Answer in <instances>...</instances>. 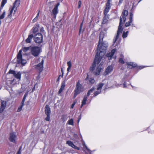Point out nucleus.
<instances>
[{
    "mask_svg": "<svg viewBox=\"0 0 154 154\" xmlns=\"http://www.w3.org/2000/svg\"><path fill=\"white\" fill-rule=\"evenodd\" d=\"M131 25L133 27H134L135 26L134 25V24L133 23H131Z\"/></svg>",
    "mask_w": 154,
    "mask_h": 154,
    "instance_id": "64",
    "label": "nucleus"
},
{
    "mask_svg": "<svg viewBox=\"0 0 154 154\" xmlns=\"http://www.w3.org/2000/svg\"><path fill=\"white\" fill-rule=\"evenodd\" d=\"M44 62V60L43 59H42L41 62L38 64L36 66V68L39 70L40 73L43 70Z\"/></svg>",
    "mask_w": 154,
    "mask_h": 154,
    "instance_id": "11",
    "label": "nucleus"
},
{
    "mask_svg": "<svg viewBox=\"0 0 154 154\" xmlns=\"http://www.w3.org/2000/svg\"><path fill=\"white\" fill-rule=\"evenodd\" d=\"M83 104V103H82V104H81V108H82V106L84 105H85V104Z\"/></svg>",
    "mask_w": 154,
    "mask_h": 154,
    "instance_id": "63",
    "label": "nucleus"
},
{
    "mask_svg": "<svg viewBox=\"0 0 154 154\" xmlns=\"http://www.w3.org/2000/svg\"><path fill=\"white\" fill-rule=\"evenodd\" d=\"M110 5L108 3H106V8L104 11V14L106 15L110 9Z\"/></svg>",
    "mask_w": 154,
    "mask_h": 154,
    "instance_id": "18",
    "label": "nucleus"
},
{
    "mask_svg": "<svg viewBox=\"0 0 154 154\" xmlns=\"http://www.w3.org/2000/svg\"><path fill=\"white\" fill-rule=\"evenodd\" d=\"M21 148V147L20 148L19 150L17 152L16 154H21V152L20 151V149Z\"/></svg>",
    "mask_w": 154,
    "mask_h": 154,
    "instance_id": "51",
    "label": "nucleus"
},
{
    "mask_svg": "<svg viewBox=\"0 0 154 154\" xmlns=\"http://www.w3.org/2000/svg\"><path fill=\"white\" fill-rule=\"evenodd\" d=\"M133 14L132 13H131L129 17V20H130L131 22L132 21H133Z\"/></svg>",
    "mask_w": 154,
    "mask_h": 154,
    "instance_id": "36",
    "label": "nucleus"
},
{
    "mask_svg": "<svg viewBox=\"0 0 154 154\" xmlns=\"http://www.w3.org/2000/svg\"><path fill=\"white\" fill-rule=\"evenodd\" d=\"M81 4H82L81 1H79V2H78V8H80V7L81 6Z\"/></svg>",
    "mask_w": 154,
    "mask_h": 154,
    "instance_id": "42",
    "label": "nucleus"
},
{
    "mask_svg": "<svg viewBox=\"0 0 154 154\" xmlns=\"http://www.w3.org/2000/svg\"><path fill=\"white\" fill-rule=\"evenodd\" d=\"M66 143L69 146H70L72 148L75 146V145L73 143V142L70 141H67L66 142Z\"/></svg>",
    "mask_w": 154,
    "mask_h": 154,
    "instance_id": "24",
    "label": "nucleus"
},
{
    "mask_svg": "<svg viewBox=\"0 0 154 154\" xmlns=\"http://www.w3.org/2000/svg\"><path fill=\"white\" fill-rule=\"evenodd\" d=\"M73 148H74L75 149H77L78 150H79L80 149V148L79 147L76 146L75 145V146H74Z\"/></svg>",
    "mask_w": 154,
    "mask_h": 154,
    "instance_id": "48",
    "label": "nucleus"
},
{
    "mask_svg": "<svg viewBox=\"0 0 154 154\" xmlns=\"http://www.w3.org/2000/svg\"><path fill=\"white\" fill-rule=\"evenodd\" d=\"M7 103L5 101L2 100L1 101V107L0 108V113L2 112L5 108L6 106Z\"/></svg>",
    "mask_w": 154,
    "mask_h": 154,
    "instance_id": "14",
    "label": "nucleus"
},
{
    "mask_svg": "<svg viewBox=\"0 0 154 154\" xmlns=\"http://www.w3.org/2000/svg\"><path fill=\"white\" fill-rule=\"evenodd\" d=\"M146 66H140V67H139V69H143L144 67H145Z\"/></svg>",
    "mask_w": 154,
    "mask_h": 154,
    "instance_id": "58",
    "label": "nucleus"
},
{
    "mask_svg": "<svg viewBox=\"0 0 154 154\" xmlns=\"http://www.w3.org/2000/svg\"><path fill=\"white\" fill-rule=\"evenodd\" d=\"M58 13V9L54 8L52 10V14L54 18H55L56 17Z\"/></svg>",
    "mask_w": 154,
    "mask_h": 154,
    "instance_id": "20",
    "label": "nucleus"
},
{
    "mask_svg": "<svg viewBox=\"0 0 154 154\" xmlns=\"http://www.w3.org/2000/svg\"><path fill=\"white\" fill-rule=\"evenodd\" d=\"M8 73L9 74H12L14 75L16 74L15 71L14 70H10Z\"/></svg>",
    "mask_w": 154,
    "mask_h": 154,
    "instance_id": "34",
    "label": "nucleus"
},
{
    "mask_svg": "<svg viewBox=\"0 0 154 154\" xmlns=\"http://www.w3.org/2000/svg\"><path fill=\"white\" fill-rule=\"evenodd\" d=\"M38 19L36 18L35 17L33 20H32V22L33 23L37 21L38 20Z\"/></svg>",
    "mask_w": 154,
    "mask_h": 154,
    "instance_id": "47",
    "label": "nucleus"
},
{
    "mask_svg": "<svg viewBox=\"0 0 154 154\" xmlns=\"http://www.w3.org/2000/svg\"><path fill=\"white\" fill-rule=\"evenodd\" d=\"M123 1V0H119V4H121L122 2Z\"/></svg>",
    "mask_w": 154,
    "mask_h": 154,
    "instance_id": "53",
    "label": "nucleus"
},
{
    "mask_svg": "<svg viewBox=\"0 0 154 154\" xmlns=\"http://www.w3.org/2000/svg\"><path fill=\"white\" fill-rule=\"evenodd\" d=\"M61 72H62V77H63V75L64 72H63V70L62 68L61 69Z\"/></svg>",
    "mask_w": 154,
    "mask_h": 154,
    "instance_id": "61",
    "label": "nucleus"
},
{
    "mask_svg": "<svg viewBox=\"0 0 154 154\" xmlns=\"http://www.w3.org/2000/svg\"><path fill=\"white\" fill-rule=\"evenodd\" d=\"M128 31H127L126 32L124 31L122 34V38H126L128 35Z\"/></svg>",
    "mask_w": 154,
    "mask_h": 154,
    "instance_id": "28",
    "label": "nucleus"
},
{
    "mask_svg": "<svg viewBox=\"0 0 154 154\" xmlns=\"http://www.w3.org/2000/svg\"><path fill=\"white\" fill-rule=\"evenodd\" d=\"M133 21H132L131 22L130 20H129V21H128L125 24V26L126 27H127L129 26L130 25H131V23H132Z\"/></svg>",
    "mask_w": 154,
    "mask_h": 154,
    "instance_id": "29",
    "label": "nucleus"
},
{
    "mask_svg": "<svg viewBox=\"0 0 154 154\" xmlns=\"http://www.w3.org/2000/svg\"><path fill=\"white\" fill-rule=\"evenodd\" d=\"M104 85V84L102 83H99L98 84L97 91L94 93L93 97H95L101 93L102 87Z\"/></svg>",
    "mask_w": 154,
    "mask_h": 154,
    "instance_id": "9",
    "label": "nucleus"
},
{
    "mask_svg": "<svg viewBox=\"0 0 154 154\" xmlns=\"http://www.w3.org/2000/svg\"><path fill=\"white\" fill-rule=\"evenodd\" d=\"M24 104H22L21 103V106L19 107V108H18L17 110V112H20L22 109V108L23 107V106H24Z\"/></svg>",
    "mask_w": 154,
    "mask_h": 154,
    "instance_id": "33",
    "label": "nucleus"
},
{
    "mask_svg": "<svg viewBox=\"0 0 154 154\" xmlns=\"http://www.w3.org/2000/svg\"><path fill=\"white\" fill-rule=\"evenodd\" d=\"M104 36V32L101 31L100 34L99 40L95 59L92 66L90 68V71L95 75H99L102 69V65L101 64L99 65L98 64L104 56L108 46L106 42H102Z\"/></svg>",
    "mask_w": 154,
    "mask_h": 154,
    "instance_id": "1",
    "label": "nucleus"
},
{
    "mask_svg": "<svg viewBox=\"0 0 154 154\" xmlns=\"http://www.w3.org/2000/svg\"><path fill=\"white\" fill-rule=\"evenodd\" d=\"M81 119V116H80L79 117V119H78V122H77V123H79V121L80 120V119Z\"/></svg>",
    "mask_w": 154,
    "mask_h": 154,
    "instance_id": "55",
    "label": "nucleus"
},
{
    "mask_svg": "<svg viewBox=\"0 0 154 154\" xmlns=\"http://www.w3.org/2000/svg\"><path fill=\"white\" fill-rule=\"evenodd\" d=\"M113 67L112 66H108L106 69L105 72V74L106 75H108L110 72H111L113 70Z\"/></svg>",
    "mask_w": 154,
    "mask_h": 154,
    "instance_id": "15",
    "label": "nucleus"
},
{
    "mask_svg": "<svg viewBox=\"0 0 154 154\" xmlns=\"http://www.w3.org/2000/svg\"><path fill=\"white\" fill-rule=\"evenodd\" d=\"M14 76L15 78L17 79H18L20 80L21 79V73L20 72H18L17 73V74H15L14 75Z\"/></svg>",
    "mask_w": 154,
    "mask_h": 154,
    "instance_id": "22",
    "label": "nucleus"
},
{
    "mask_svg": "<svg viewBox=\"0 0 154 154\" xmlns=\"http://www.w3.org/2000/svg\"><path fill=\"white\" fill-rule=\"evenodd\" d=\"M17 137L14 133L12 132L10 134V136L9 138L10 141L13 143H16V140L17 139Z\"/></svg>",
    "mask_w": 154,
    "mask_h": 154,
    "instance_id": "12",
    "label": "nucleus"
},
{
    "mask_svg": "<svg viewBox=\"0 0 154 154\" xmlns=\"http://www.w3.org/2000/svg\"><path fill=\"white\" fill-rule=\"evenodd\" d=\"M33 37V35L32 34L28 36V38L26 40V42L27 43L31 42L32 39Z\"/></svg>",
    "mask_w": 154,
    "mask_h": 154,
    "instance_id": "21",
    "label": "nucleus"
},
{
    "mask_svg": "<svg viewBox=\"0 0 154 154\" xmlns=\"http://www.w3.org/2000/svg\"><path fill=\"white\" fill-rule=\"evenodd\" d=\"M119 62L121 63L122 64H124L125 63V62L123 60V58H121L119 59Z\"/></svg>",
    "mask_w": 154,
    "mask_h": 154,
    "instance_id": "39",
    "label": "nucleus"
},
{
    "mask_svg": "<svg viewBox=\"0 0 154 154\" xmlns=\"http://www.w3.org/2000/svg\"><path fill=\"white\" fill-rule=\"evenodd\" d=\"M67 124H68L69 125H74L73 120L72 119L69 120L67 122Z\"/></svg>",
    "mask_w": 154,
    "mask_h": 154,
    "instance_id": "25",
    "label": "nucleus"
},
{
    "mask_svg": "<svg viewBox=\"0 0 154 154\" xmlns=\"http://www.w3.org/2000/svg\"><path fill=\"white\" fill-rule=\"evenodd\" d=\"M111 0H107V2L106 3H108L109 4V5H110V2Z\"/></svg>",
    "mask_w": 154,
    "mask_h": 154,
    "instance_id": "59",
    "label": "nucleus"
},
{
    "mask_svg": "<svg viewBox=\"0 0 154 154\" xmlns=\"http://www.w3.org/2000/svg\"><path fill=\"white\" fill-rule=\"evenodd\" d=\"M83 23V22H82L80 26V29L79 30V33L80 32L81 30L82 25Z\"/></svg>",
    "mask_w": 154,
    "mask_h": 154,
    "instance_id": "45",
    "label": "nucleus"
},
{
    "mask_svg": "<svg viewBox=\"0 0 154 154\" xmlns=\"http://www.w3.org/2000/svg\"><path fill=\"white\" fill-rule=\"evenodd\" d=\"M40 31L41 32H43L44 31V28L43 27L41 28V29H40Z\"/></svg>",
    "mask_w": 154,
    "mask_h": 154,
    "instance_id": "52",
    "label": "nucleus"
},
{
    "mask_svg": "<svg viewBox=\"0 0 154 154\" xmlns=\"http://www.w3.org/2000/svg\"><path fill=\"white\" fill-rule=\"evenodd\" d=\"M74 137H78V136H77V135L76 134H74Z\"/></svg>",
    "mask_w": 154,
    "mask_h": 154,
    "instance_id": "62",
    "label": "nucleus"
},
{
    "mask_svg": "<svg viewBox=\"0 0 154 154\" xmlns=\"http://www.w3.org/2000/svg\"><path fill=\"white\" fill-rule=\"evenodd\" d=\"M65 86V83L64 81L61 84V88L64 89V87Z\"/></svg>",
    "mask_w": 154,
    "mask_h": 154,
    "instance_id": "37",
    "label": "nucleus"
},
{
    "mask_svg": "<svg viewBox=\"0 0 154 154\" xmlns=\"http://www.w3.org/2000/svg\"><path fill=\"white\" fill-rule=\"evenodd\" d=\"M83 91V87L80 84L79 81H78L77 83L75 88L74 90V97H76L78 94L82 92Z\"/></svg>",
    "mask_w": 154,
    "mask_h": 154,
    "instance_id": "4",
    "label": "nucleus"
},
{
    "mask_svg": "<svg viewBox=\"0 0 154 154\" xmlns=\"http://www.w3.org/2000/svg\"><path fill=\"white\" fill-rule=\"evenodd\" d=\"M43 36L40 33H38L35 35L34 39L35 42L37 43H40L42 42Z\"/></svg>",
    "mask_w": 154,
    "mask_h": 154,
    "instance_id": "7",
    "label": "nucleus"
},
{
    "mask_svg": "<svg viewBox=\"0 0 154 154\" xmlns=\"http://www.w3.org/2000/svg\"><path fill=\"white\" fill-rule=\"evenodd\" d=\"M28 95V94L27 93H26L25 94L24 96H23V97H26H26Z\"/></svg>",
    "mask_w": 154,
    "mask_h": 154,
    "instance_id": "57",
    "label": "nucleus"
},
{
    "mask_svg": "<svg viewBox=\"0 0 154 154\" xmlns=\"http://www.w3.org/2000/svg\"><path fill=\"white\" fill-rule=\"evenodd\" d=\"M30 47H24L23 49V50L24 52H26L28 50L30 49Z\"/></svg>",
    "mask_w": 154,
    "mask_h": 154,
    "instance_id": "32",
    "label": "nucleus"
},
{
    "mask_svg": "<svg viewBox=\"0 0 154 154\" xmlns=\"http://www.w3.org/2000/svg\"><path fill=\"white\" fill-rule=\"evenodd\" d=\"M128 14V11L126 10H124L122 13V15L120 17V22L117 35L113 40L114 43L116 42L119 38V34L122 33L123 31V28H122V24L125 22L126 20L125 16H127Z\"/></svg>",
    "mask_w": 154,
    "mask_h": 154,
    "instance_id": "2",
    "label": "nucleus"
},
{
    "mask_svg": "<svg viewBox=\"0 0 154 154\" xmlns=\"http://www.w3.org/2000/svg\"><path fill=\"white\" fill-rule=\"evenodd\" d=\"M5 12L4 11L2 14L0 15V20L3 19L5 17Z\"/></svg>",
    "mask_w": 154,
    "mask_h": 154,
    "instance_id": "30",
    "label": "nucleus"
},
{
    "mask_svg": "<svg viewBox=\"0 0 154 154\" xmlns=\"http://www.w3.org/2000/svg\"><path fill=\"white\" fill-rule=\"evenodd\" d=\"M76 102H74L72 104V105H71V108L72 109L74 107V105H75V103Z\"/></svg>",
    "mask_w": 154,
    "mask_h": 154,
    "instance_id": "49",
    "label": "nucleus"
},
{
    "mask_svg": "<svg viewBox=\"0 0 154 154\" xmlns=\"http://www.w3.org/2000/svg\"><path fill=\"white\" fill-rule=\"evenodd\" d=\"M59 5L60 3H58L57 4L55 5L54 8L58 9V6Z\"/></svg>",
    "mask_w": 154,
    "mask_h": 154,
    "instance_id": "50",
    "label": "nucleus"
},
{
    "mask_svg": "<svg viewBox=\"0 0 154 154\" xmlns=\"http://www.w3.org/2000/svg\"><path fill=\"white\" fill-rule=\"evenodd\" d=\"M61 119L62 120L63 122H64L67 119V115H63L62 116Z\"/></svg>",
    "mask_w": 154,
    "mask_h": 154,
    "instance_id": "26",
    "label": "nucleus"
},
{
    "mask_svg": "<svg viewBox=\"0 0 154 154\" xmlns=\"http://www.w3.org/2000/svg\"><path fill=\"white\" fill-rule=\"evenodd\" d=\"M108 19V15L107 14L106 15L104 14V16L103 18V23H105Z\"/></svg>",
    "mask_w": 154,
    "mask_h": 154,
    "instance_id": "23",
    "label": "nucleus"
},
{
    "mask_svg": "<svg viewBox=\"0 0 154 154\" xmlns=\"http://www.w3.org/2000/svg\"><path fill=\"white\" fill-rule=\"evenodd\" d=\"M135 8H136V6H134V4H133V5L132 7V10H133V9H135Z\"/></svg>",
    "mask_w": 154,
    "mask_h": 154,
    "instance_id": "56",
    "label": "nucleus"
},
{
    "mask_svg": "<svg viewBox=\"0 0 154 154\" xmlns=\"http://www.w3.org/2000/svg\"><path fill=\"white\" fill-rule=\"evenodd\" d=\"M7 2V0H2V2L1 6L2 7Z\"/></svg>",
    "mask_w": 154,
    "mask_h": 154,
    "instance_id": "35",
    "label": "nucleus"
},
{
    "mask_svg": "<svg viewBox=\"0 0 154 154\" xmlns=\"http://www.w3.org/2000/svg\"><path fill=\"white\" fill-rule=\"evenodd\" d=\"M39 26V24H37L33 28V33H35L37 32L38 30V28Z\"/></svg>",
    "mask_w": 154,
    "mask_h": 154,
    "instance_id": "19",
    "label": "nucleus"
},
{
    "mask_svg": "<svg viewBox=\"0 0 154 154\" xmlns=\"http://www.w3.org/2000/svg\"><path fill=\"white\" fill-rule=\"evenodd\" d=\"M64 89L62 88H60V89H59V91H58V93L59 94H60L63 91Z\"/></svg>",
    "mask_w": 154,
    "mask_h": 154,
    "instance_id": "46",
    "label": "nucleus"
},
{
    "mask_svg": "<svg viewBox=\"0 0 154 154\" xmlns=\"http://www.w3.org/2000/svg\"><path fill=\"white\" fill-rule=\"evenodd\" d=\"M20 3V0H16L13 4V6L11 8L9 14L8 15V16L9 17H11L12 16V14L14 11V14L15 13L16 11L17 10V8L19 6Z\"/></svg>",
    "mask_w": 154,
    "mask_h": 154,
    "instance_id": "3",
    "label": "nucleus"
},
{
    "mask_svg": "<svg viewBox=\"0 0 154 154\" xmlns=\"http://www.w3.org/2000/svg\"><path fill=\"white\" fill-rule=\"evenodd\" d=\"M116 51V49H114L112 50L110 52L107 53L106 54V57L108 58V60H110L112 59V57L114 55V54Z\"/></svg>",
    "mask_w": 154,
    "mask_h": 154,
    "instance_id": "13",
    "label": "nucleus"
},
{
    "mask_svg": "<svg viewBox=\"0 0 154 154\" xmlns=\"http://www.w3.org/2000/svg\"><path fill=\"white\" fill-rule=\"evenodd\" d=\"M130 85V84H128L127 85V83L126 82H124L123 84V87L124 88H128V86H129Z\"/></svg>",
    "mask_w": 154,
    "mask_h": 154,
    "instance_id": "31",
    "label": "nucleus"
},
{
    "mask_svg": "<svg viewBox=\"0 0 154 154\" xmlns=\"http://www.w3.org/2000/svg\"><path fill=\"white\" fill-rule=\"evenodd\" d=\"M22 52V50L19 51L17 55V62L18 64H21L23 66L26 63V61L25 60L23 59Z\"/></svg>",
    "mask_w": 154,
    "mask_h": 154,
    "instance_id": "5",
    "label": "nucleus"
},
{
    "mask_svg": "<svg viewBox=\"0 0 154 154\" xmlns=\"http://www.w3.org/2000/svg\"><path fill=\"white\" fill-rule=\"evenodd\" d=\"M37 11H38V13L37 14V15L35 17L38 19V17H39V15L40 10H38Z\"/></svg>",
    "mask_w": 154,
    "mask_h": 154,
    "instance_id": "44",
    "label": "nucleus"
},
{
    "mask_svg": "<svg viewBox=\"0 0 154 154\" xmlns=\"http://www.w3.org/2000/svg\"><path fill=\"white\" fill-rule=\"evenodd\" d=\"M67 64L68 67H71L72 66V63L70 61H68L67 62Z\"/></svg>",
    "mask_w": 154,
    "mask_h": 154,
    "instance_id": "41",
    "label": "nucleus"
},
{
    "mask_svg": "<svg viewBox=\"0 0 154 154\" xmlns=\"http://www.w3.org/2000/svg\"><path fill=\"white\" fill-rule=\"evenodd\" d=\"M60 76H61V75H60L59 76V77H58V78H57V82H58V81H59V80H60Z\"/></svg>",
    "mask_w": 154,
    "mask_h": 154,
    "instance_id": "54",
    "label": "nucleus"
},
{
    "mask_svg": "<svg viewBox=\"0 0 154 154\" xmlns=\"http://www.w3.org/2000/svg\"><path fill=\"white\" fill-rule=\"evenodd\" d=\"M94 87H93L91 89H90L88 91L87 93V94L85 96L82 101V103H83V104H86V101L87 100V99L88 97L90 95L91 93H92L94 91Z\"/></svg>",
    "mask_w": 154,
    "mask_h": 154,
    "instance_id": "10",
    "label": "nucleus"
},
{
    "mask_svg": "<svg viewBox=\"0 0 154 154\" xmlns=\"http://www.w3.org/2000/svg\"><path fill=\"white\" fill-rule=\"evenodd\" d=\"M26 97H23V99L22 100V102H21V104L24 105V102L26 100Z\"/></svg>",
    "mask_w": 154,
    "mask_h": 154,
    "instance_id": "43",
    "label": "nucleus"
},
{
    "mask_svg": "<svg viewBox=\"0 0 154 154\" xmlns=\"http://www.w3.org/2000/svg\"><path fill=\"white\" fill-rule=\"evenodd\" d=\"M71 67H68V68L67 69V71H68V72H69L70 69Z\"/></svg>",
    "mask_w": 154,
    "mask_h": 154,
    "instance_id": "60",
    "label": "nucleus"
},
{
    "mask_svg": "<svg viewBox=\"0 0 154 154\" xmlns=\"http://www.w3.org/2000/svg\"><path fill=\"white\" fill-rule=\"evenodd\" d=\"M14 79L13 80H8V83H9V84H10L11 85H14V84H13V82H14Z\"/></svg>",
    "mask_w": 154,
    "mask_h": 154,
    "instance_id": "40",
    "label": "nucleus"
},
{
    "mask_svg": "<svg viewBox=\"0 0 154 154\" xmlns=\"http://www.w3.org/2000/svg\"><path fill=\"white\" fill-rule=\"evenodd\" d=\"M88 77V75L87 77L85 79V80L86 81H87L88 80V83L89 84L92 85L95 82L94 79L92 78H89Z\"/></svg>",
    "mask_w": 154,
    "mask_h": 154,
    "instance_id": "16",
    "label": "nucleus"
},
{
    "mask_svg": "<svg viewBox=\"0 0 154 154\" xmlns=\"http://www.w3.org/2000/svg\"><path fill=\"white\" fill-rule=\"evenodd\" d=\"M41 48L38 46H33L31 48L32 54L35 57L39 56L41 51Z\"/></svg>",
    "mask_w": 154,
    "mask_h": 154,
    "instance_id": "6",
    "label": "nucleus"
},
{
    "mask_svg": "<svg viewBox=\"0 0 154 154\" xmlns=\"http://www.w3.org/2000/svg\"><path fill=\"white\" fill-rule=\"evenodd\" d=\"M45 113L47 116V117L45 118L46 121H49L50 120V115L51 113V111L49 106L47 105L45 107Z\"/></svg>",
    "mask_w": 154,
    "mask_h": 154,
    "instance_id": "8",
    "label": "nucleus"
},
{
    "mask_svg": "<svg viewBox=\"0 0 154 154\" xmlns=\"http://www.w3.org/2000/svg\"><path fill=\"white\" fill-rule=\"evenodd\" d=\"M84 146L86 149L87 151V152H86V153L87 154H91V151L88 148L87 146L85 144H84Z\"/></svg>",
    "mask_w": 154,
    "mask_h": 154,
    "instance_id": "27",
    "label": "nucleus"
},
{
    "mask_svg": "<svg viewBox=\"0 0 154 154\" xmlns=\"http://www.w3.org/2000/svg\"><path fill=\"white\" fill-rule=\"evenodd\" d=\"M128 67L130 69H131L136 66L137 64L133 62H129L128 63Z\"/></svg>",
    "mask_w": 154,
    "mask_h": 154,
    "instance_id": "17",
    "label": "nucleus"
},
{
    "mask_svg": "<svg viewBox=\"0 0 154 154\" xmlns=\"http://www.w3.org/2000/svg\"><path fill=\"white\" fill-rule=\"evenodd\" d=\"M65 86V83L64 81L61 84V88L64 89V87Z\"/></svg>",
    "mask_w": 154,
    "mask_h": 154,
    "instance_id": "38",
    "label": "nucleus"
}]
</instances>
